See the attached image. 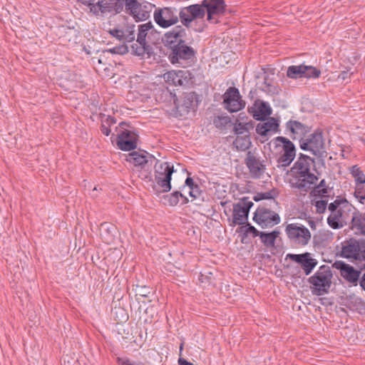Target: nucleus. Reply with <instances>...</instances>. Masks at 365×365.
<instances>
[{"instance_id": "f257e3e1", "label": "nucleus", "mask_w": 365, "mask_h": 365, "mask_svg": "<svg viewBox=\"0 0 365 365\" xmlns=\"http://www.w3.org/2000/svg\"><path fill=\"white\" fill-rule=\"evenodd\" d=\"M332 277V272L329 267H321L309 279L313 293L319 296L327 293L331 284Z\"/></svg>"}, {"instance_id": "f03ea898", "label": "nucleus", "mask_w": 365, "mask_h": 365, "mask_svg": "<svg viewBox=\"0 0 365 365\" xmlns=\"http://www.w3.org/2000/svg\"><path fill=\"white\" fill-rule=\"evenodd\" d=\"M174 172L173 166L167 162L156 161L155 165V180L160 192H168L171 189V175Z\"/></svg>"}, {"instance_id": "7ed1b4c3", "label": "nucleus", "mask_w": 365, "mask_h": 365, "mask_svg": "<svg viewBox=\"0 0 365 365\" xmlns=\"http://www.w3.org/2000/svg\"><path fill=\"white\" fill-rule=\"evenodd\" d=\"M285 232L291 242L300 246L307 245L312 237L309 229L299 223L288 224L285 227Z\"/></svg>"}, {"instance_id": "20e7f679", "label": "nucleus", "mask_w": 365, "mask_h": 365, "mask_svg": "<svg viewBox=\"0 0 365 365\" xmlns=\"http://www.w3.org/2000/svg\"><path fill=\"white\" fill-rule=\"evenodd\" d=\"M276 147L279 148L278 158V166L287 167L291 164L296 155V150L294 144L287 138L277 137L274 140Z\"/></svg>"}, {"instance_id": "39448f33", "label": "nucleus", "mask_w": 365, "mask_h": 365, "mask_svg": "<svg viewBox=\"0 0 365 365\" xmlns=\"http://www.w3.org/2000/svg\"><path fill=\"white\" fill-rule=\"evenodd\" d=\"M300 147L302 150L310 151L317 157H322L326 153L323 136L319 131H316L307 138L300 140Z\"/></svg>"}, {"instance_id": "423d86ee", "label": "nucleus", "mask_w": 365, "mask_h": 365, "mask_svg": "<svg viewBox=\"0 0 365 365\" xmlns=\"http://www.w3.org/2000/svg\"><path fill=\"white\" fill-rule=\"evenodd\" d=\"M253 220L262 228L273 227L280 222L278 214L264 207L256 210Z\"/></svg>"}, {"instance_id": "0eeeda50", "label": "nucleus", "mask_w": 365, "mask_h": 365, "mask_svg": "<svg viewBox=\"0 0 365 365\" xmlns=\"http://www.w3.org/2000/svg\"><path fill=\"white\" fill-rule=\"evenodd\" d=\"M339 256L349 259L350 262L360 259L361 257L360 242L354 238L343 242L339 251Z\"/></svg>"}, {"instance_id": "6e6552de", "label": "nucleus", "mask_w": 365, "mask_h": 365, "mask_svg": "<svg viewBox=\"0 0 365 365\" xmlns=\"http://www.w3.org/2000/svg\"><path fill=\"white\" fill-rule=\"evenodd\" d=\"M225 108L230 113L237 112L245 106L237 88H229L223 95Z\"/></svg>"}, {"instance_id": "1a4fd4ad", "label": "nucleus", "mask_w": 365, "mask_h": 365, "mask_svg": "<svg viewBox=\"0 0 365 365\" xmlns=\"http://www.w3.org/2000/svg\"><path fill=\"white\" fill-rule=\"evenodd\" d=\"M205 8L203 6V1L200 4H193L184 7L180 12L181 22L186 26L197 19H202L205 15Z\"/></svg>"}, {"instance_id": "9d476101", "label": "nucleus", "mask_w": 365, "mask_h": 365, "mask_svg": "<svg viewBox=\"0 0 365 365\" xmlns=\"http://www.w3.org/2000/svg\"><path fill=\"white\" fill-rule=\"evenodd\" d=\"M125 160L133 164L137 170L141 169L149 170L155 160V158L145 152L134 151L125 156Z\"/></svg>"}, {"instance_id": "9b49d317", "label": "nucleus", "mask_w": 365, "mask_h": 365, "mask_svg": "<svg viewBox=\"0 0 365 365\" xmlns=\"http://www.w3.org/2000/svg\"><path fill=\"white\" fill-rule=\"evenodd\" d=\"M320 71L315 67L301 64L298 66H290L287 71V77L293 79L301 78H318L320 76Z\"/></svg>"}, {"instance_id": "f8f14e48", "label": "nucleus", "mask_w": 365, "mask_h": 365, "mask_svg": "<svg viewBox=\"0 0 365 365\" xmlns=\"http://www.w3.org/2000/svg\"><path fill=\"white\" fill-rule=\"evenodd\" d=\"M154 20L160 27L166 29L178 22V16L170 8L157 9L154 12Z\"/></svg>"}, {"instance_id": "ddd939ff", "label": "nucleus", "mask_w": 365, "mask_h": 365, "mask_svg": "<svg viewBox=\"0 0 365 365\" xmlns=\"http://www.w3.org/2000/svg\"><path fill=\"white\" fill-rule=\"evenodd\" d=\"M195 55L193 48L187 46L184 41L170 49L168 57L173 64L181 63V61L192 58Z\"/></svg>"}, {"instance_id": "4468645a", "label": "nucleus", "mask_w": 365, "mask_h": 365, "mask_svg": "<svg viewBox=\"0 0 365 365\" xmlns=\"http://www.w3.org/2000/svg\"><path fill=\"white\" fill-rule=\"evenodd\" d=\"M333 267L339 271L340 275L349 283L356 285L361 275V271L343 261H336Z\"/></svg>"}, {"instance_id": "2eb2a0df", "label": "nucleus", "mask_w": 365, "mask_h": 365, "mask_svg": "<svg viewBox=\"0 0 365 365\" xmlns=\"http://www.w3.org/2000/svg\"><path fill=\"white\" fill-rule=\"evenodd\" d=\"M318 177L313 173L295 175L290 183L292 187L308 192L317 185Z\"/></svg>"}, {"instance_id": "dca6fc26", "label": "nucleus", "mask_w": 365, "mask_h": 365, "mask_svg": "<svg viewBox=\"0 0 365 365\" xmlns=\"http://www.w3.org/2000/svg\"><path fill=\"white\" fill-rule=\"evenodd\" d=\"M203 6L207 14V21L213 24L218 22L219 16L225 11L223 0H204Z\"/></svg>"}, {"instance_id": "f3484780", "label": "nucleus", "mask_w": 365, "mask_h": 365, "mask_svg": "<svg viewBox=\"0 0 365 365\" xmlns=\"http://www.w3.org/2000/svg\"><path fill=\"white\" fill-rule=\"evenodd\" d=\"M253 205L252 202L246 199L235 204L233 207V223L244 225L247 220L250 209Z\"/></svg>"}, {"instance_id": "a211bd4d", "label": "nucleus", "mask_w": 365, "mask_h": 365, "mask_svg": "<svg viewBox=\"0 0 365 365\" xmlns=\"http://www.w3.org/2000/svg\"><path fill=\"white\" fill-rule=\"evenodd\" d=\"M137 135L131 130H120L118 134L117 145L120 150H131L137 147Z\"/></svg>"}, {"instance_id": "6ab92c4d", "label": "nucleus", "mask_w": 365, "mask_h": 365, "mask_svg": "<svg viewBox=\"0 0 365 365\" xmlns=\"http://www.w3.org/2000/svg\"><path fill=\"white\" fill-rule=\"evenodd\" d=\"M162 77L167 83L173 86H185L191 78L190 72L187 71H170Z\"/></svg>"}, {"instance_id": "aec40b11", "label": "nucleus", "mask_w": 365, "mask_h": 365, "mask_svg": "<svg viewBox=\"0 0 365 365\" xmlns=\"http://www.w3.org/2000/svg\"><path fill=\"white\" fill-rule=\"evenodd\" d=\"M184 34L185 30L180 26H176L172 31L165 34L163 41L165 46L170 50L183 41L182 37Z\"/></svg>"}, {"instance_id": "412c9836", "label": "nucleus", "mask_w": 365, "mask_h": 365, "mask_svg": "<svg viewBox=\"0 0 365 365\" xmlns=\"http://www.w3.org/2000/svg\"><path fill=\"white\" fill-rule=\"evenodd\" d=\"M246 164L250 173L255 177H259L264 172V165L249 151L247 154Z\"/></svg>"}, {"instance_id": "4be33fe9", "label": "nucleus", "mask_w": 365, "mask_h": 365, "mask_svg": "<svg viewBox=\"0 0 365 365\" xmlns=\"http://www.w3.org/2000/svg\"><path fill=\"white\" fill-rule=\"evenodd\" d=\"M287 127L292 133V138L300 139V140H302L304 139L303 137L309 131L308 126L297 120L289 121Z\"/></svg>"}, {"instance_id": "5701e85b", "label": "nucleus", "mask_w": 365, "mask_h": 365, "mask_svg": "<svg viewBox=\"0 0 365 365\" xmlns=\"http://www.w3.org/2000/svg\"><path fill=\"white\" fill-rule=\"evenodd\" d=\"M314 163V160L307 155L301 154L297 161L295 163L293 169L296 175H302L310 173L311 165Z\"/></svg>"}, {"instance_id": "b1692460", "label": "nucleus", "mask_w": 365, "mask_h": 365, "mask_svg": "<svg viewBox=\"0 0 365 365\" xmlns=\"http://www.w3.org/2000/svg\"><path fill=\"white\" fill-rule=\"evenodd\" d=\"M154 6L150 3L143 1L139 4L136 12L132 16L136 21H145L149 18L150 13Z\"/></svg>"}, {"instance_id": "393cba45", "label": "nucleus", "mask_w": 365, "mask_h": 365, "mask_svg": "<svg viewBox=\"0 0 365 365\" xmlns=\"http://www.w3.org/2000/svg\"><path fill=\"white\" fill-rule=\"evenodd\" d=\"M278 123L274 118H269L266 122L260 123L257 125L256 131L261 136H267L269 133L277 130Z\"/></svg>"}, {"instance_id": "a878e982", "label": "nucleus", "mask_w": 365, "mask_h": 365, "mask_svg": "<svg viewBox=\"0 0 365 365\" xmlns=\"http://www.w3.org/2000/svg\"><path fill=\"white\" fill-rule=\"evenodd\" d=\"M252 109L255 110L253 115L257 120H263L272 113L269 106L267 103L260 101H255Z\"/></svg>"}, {"instance_id": "bb28decb", "label": "nucleus", "mask_w": 365, "mask_h": 365, "mask_svg": "<svg viewBox=\"0 0 365 365\" xmlns=\"http://www.w3.org/2000/svg\"><path fill=\"white\" fill-rule=\"evenodd\" d=\"M343 210H337L330 213L327 218L328 225L333 229H339L344 226Z\"/></svg>"}, {"instance_id": "cd10ccee", "label": "nucleus", "mask_w": 365, "mask_h": 365, "mask_svg": "<svg viewBox=\"0 0 365 365\" xmlns=\"http://www.w3.org/2000/svg\"><path fill=\"white\" fill-rule=\"evenodd\" d=\"M154 31L155 29L151 22L140 25L138 27V34L137 38L138 43H144V42H146V36L148 34H153Z\"/></svg>"}, {"instance_id": "c85d7f7f", "label": "nucleus", "mask_w": 365, "mask_h": 365, "mask_svg": "<svg viewBox=\"0 0 365 365\" xmlns=\"http://www.w3.org/2000/svg\"><path fill=\"white\" fill-rule=\"evenodd\" d=\"M352 229H356L362 234H365V214L354 212L351 219Z\"/></svg>"}, {"instance_id": "c756f323", "label": "nucleus", "mask_w": 365, "mask_h": 365, "mask_svg": "<svg viewBox=\"0 0 365 365\" xmlns=\"http://www.w3.org/2000/svg\"><path fill=\"white\" fill-rule=\"evenodd\" d=\"M279 232L274 230L271 232H260L259 237L262 242L267 247H274L276 239L279 237Z\"/></svg>"}, {"instance_id": "7c9ffc66", "label": "nucleus", "mask_w": 365, "mask_h": 365, "mask_svg": "<svg viewBox=\"0 0 365 365\" xmlns=\"http://www.w3.org/2000/svg\"><path fill=\"white\" fill-rule=\"evenodd\" d=\"M233 144L237 150L245 151L250 148L251 145L249 134H245L244 135H237V138Z\"/></svg>"}, {"instance_id": "2f4dec72", "label": "nucleus", "mask_w": 365, "mask_h": 365, "mask_svg": "<svg viewBox=\"0 0 365 365\" xmlns=\"http://www.w3.org/2000/svg\"><path fill=\"white\" fill-rule=\"evenodd\" d=\"M317 264V259L312 258L311 254L309 252V257L304 258L303 262L300 265L305 274L309 275Z\"/></svg>"}, {"instance_id": "473e14b6", "label": "nucleus", "mask_w": 365, "mask_h": 365, "mask_svg": "<svg viewBox=\"0 0 365 365\" xmlns=\"http://www.w3.org/2000/svg\"><path fill=\"white\" fill-rule=\"evenodd\" d=\"M84 5L88 7V9L91 13L94 14L95 16L103 15V9L101 6V0L98 1L97 4L92 3L90 0H84L82 2Z\"/></svg>"}, {"instance_id": "72a5a7b5", "label": "nucleus", "mask_w": 365, "mask_h": 365, "mask_svg": "<svg viewBox=\"0 0 365 365\" xmlns=\"http://www.w3.org/2000/svg\"><path fill=\"white\" fill-rule=\"evenodd\" d=\"M185 192H188L191 198V201L196 200V205H200L203 201L202 193L200 192L198 186L191 187L190 189L186 190Z\"/></svg>"}, {"instance_id": "f704fd0d", "label": "nucleus", "mask_w": 365, "mask_h": 365, "mask_svg": "<svg viewBox=\"0 0 365 365\" xmlns=\"http://www.w3.org/2000/svg\"><path fill=\"white\" fill-rule=\"evenodd\" d=\"M133 291H134L136 297L145 298L149 297L151 294V288L145 285H133Z\"/></svg>"}, {"instance_id": "c9c22d12", "label": "nucleus", "mask_w": 365, "mask_h": 365, "mask_svg": "<svg viewBox=\"0 0 365 365\" xmlns=\"http://www.w3.org/2000/svg\"><path fill=\"white\" fill-rule=\"evenodd\" d=\"M351 173L356 184L365 183V175L357 165H354L351 168Z\"/></svg>"}, {"instance_id": "e433bc0d", "label": "nucleus", "mask_w": 365, "mask_h": 365, "mask_svg": "<svg viewBox=\"0 0 365 365\" xmlns=\"http://www.w3.org/2000/svg\"><path fill=\"white\" fill-rule=\"evenodd\" d=\"M185 197V202L188 201L187 197L184 196V194L180 192L176 191L170 195H168L165 197V200L168 201V203L171 206L176 205L179 202V197Z\"/></svg>"}, {"instance_id": "4c0bfd02", "label": "nucleus", "mask_w": 365, "mask_h": 365, "mask_svg": "<svg viewBox=\"0 0 365 365\" xmlns=\"http://www.w3.org/2000/svg\"><path fill=\"white\" fill-rule=\"evenodd\" d=\"M140 4L137 0H125L126 13L132 16L136 12Z\"/></svg>"}, {"instance_id": "58836bf2", "label": "nucleus", "mask_w": 365, "mask_h": 365, "mask_svg": "<svg viewBox=\"0 0 365 365\" xmlns=\"http://www.w3.org/2000/svg\"><path fill=\"white\" fill-rule=\"evenodd\" d=\"M132 49L136 55L143 56L145 53H148L149 46L147 45L146 42H144V43H138L137 41L132 45Z\"/></svg>"}, {"instance_id": "ea45409f", "label": "nucleus", "mask_w": 365, "mask_h": 365, "mask_svg": "<svg viewBox=\"0 0 365 365\" xmlns=\"http://www.w3.org/2000/svg\"><path fill=\"white\" fill-rule=\"evenodd\" d=\"M112 0H101V6L103 9V15L108 14L115 15Z\"/></svg>"}, {"instance_id": "a19ab883", "label": "nucleus", "mask_w": 365, "mask_h": 365, "mask_svg": "<svg viewBox=\"0 0 365 365\" xmlns=\"http://www.w3.org/2000/svg\"><path fill=\"white\" fill-rule=\"evenodd\" d=\"M326 183L324 180H322L318 185L314 186L312 191L314 195L324 196L327 193V190L325 187Z\"/></svg>"}, {"instance_id": "79ce46f5", "label": "nucleus", "mask_w": 365, "mask_h": 365, "mask_svg": "<svg viewBox=\"0 0 365 365\" xmlns=\"http://www.w3.org/2000/svg\"><path fill=\"white\" fill-rule=\"evenodd\" d=\"M312 204L315 206L317 212L322 214L326 211L327 207V200L323 199L319 200H312Z\"/></svg>"}, {"instance_id": "37998d69", "label": "nucleus", "mask_w": 365, "mask_h": 365, "mask_svg": "<svg viewBox=\"0 0 365 365\" xmlns=\"http://www.w3.org/2000/svg\"><path fill=\"white\" fill-rule=\"evenodd\" d=\"M249 125L244 123H237L235 125V131L237 135L249 134Z\"/></svg>"}, {"instance_id": "c03bdc74", "label": "nucleus", "mask_w": 365, "mask_h": 365, "mask_svg": "<svg viewBox=\"0 0 365 365\" xmlns=\"http://www.w3.org/2000/svg\"><path fill=\"white\" fill-rule=\"evenodd\" d=\"M307 257H309V252H305L301 255L287 254L286 256V259H289L290 260L301 264L303 262L304 258Z\"/></svg>"}, {"instance_id": "a18cd8bd", "label": "nucleus", "mask_w": 365, "mask_h": 365, "mask_svg": "<svg viewBox=\"0 0 365 365\" xmlns=\"http://www.w3.org/2000/svg\"><path fill=\"white\" fill-rule=\"evenodd\" d=\"M196 98L194 93H190L184 96L183 106L189 109L193 106V101Z\"/></svg>"}, {"instance_id": "49530a36", "label": "nucleus", "mask_w": 365, "mask_h": 365, "mask_svg": "<svg viewBox=\"0 0 365 365\" xmlns=\"http://www.w3.org/2000/svg\"><path fill=\"white\" fill-rule=\"evenodd\" d=\"M114 9V14H117L123 10L125 6V0H112Z\"/></svg>"}, {"instance_id": "de8ad7c7", "label": "nucleus", "mask_w": 365, "mask_h": 365, "mask_svg": "<svg viewBox=\"0 0 365 365\" xmlns=\"http://www.w3.org/2000/svg\"><path fill=\"white\" fill-rule=\"evenodd\" d=\"M354 195L360 203L365 204V192L361 187H357Z\"/></svg>"}, {"instance_id": "09e8293b", "label": "nucleus", "mask_w": 365, "mask_h": 365, "mask_svg": "<svg viewBox=\"0 0 365 365\" xmlns=\"http://www.w3.org/2000/svg\"><path fill=\"white\" fill-rule=\"evenodd\" d=\"M344 203L341 201L336 200L334 202H331L329 205L328 209L331 212V213L334 212V211H337V210H342L341 205Z\"/></svg>"}, {"instance_id": "8fccbe9b", "label": "nucleus", "mask_w": 365, "mask_h": 365, "mask_svg": "<svg viewBox=\"0 0 365 365\" xmlns=\"http://www.w3.org/2000/svg\"><path fill=\"white\" fill-rule=\"evenodd\" d=\"M351 73L349 71H342L338 76V80L344 82L348 81L351 77Z\"/></svg>"}, {"instance_id": "3c124183", "label": "nucleus", "mask_w": 365, "mask_h": 365, "mask_svg": "<svg viewBox=\"0 0 365 365\" xmlns=\"http://www.w3.org/2000/svg\"><path fill=\"white\" fill-rule=\"evenodd\" d=\"M110 34L119 40H122L124 38V33L122 30H119V29L110 30Z\"/></svg>"}, {"instance_id": "603ef678", "label": "nucleus", "mask_w": 365, "mask_h": 365, "mask_svg": "<svg viewBox=\"0 0 365 365\" xmlns=\"http://www.w3.org/2000/svg\"><path fill=\"white\" fill-rule=\"evenodd\" d=\"M197 185L194 184L193 180L191 178H187L185 180V186L183 187V191L185 192L186 190L190 189L191 187H195Z\"/></svg>"}, {"instance_id": "864d4df0", "label": "nucleus", "mask_w": 365, "mask_h": 365, "mask_svg": "<svg viewBox=\"0 0 365 365\" xmlns=\"http://www.w3.org/2000/svg\"><path fill=\"white\" fill-rule=\"evenodd\" d=\"M247 232L252 233L254 237H257V236L259 237L261 232L258 231L255 227L249 225Z\"/></svg>"}, {"instance_id": "5fc2aeb1", "label": "nucleus", "mask_w": 365, "mask_h": 365, "mask_svg": "<svg viewBox=\"0 0 365 365\" xmlns=\"http://www.w3.org/2000/svg\"><path fill=\"white\" fill-rule=\"evenodd\" d=\"M118 361L120 365H133L127 359L118 358Z\"/></svg>"}, {"instance_id": "6e6d98bb", "label": "nucleus", "mask_w": 365, "mask_h": 365, "mask_svg": "<svg viewBox=\"0 0 365 365\" xmlns=\"http://www.w3.org/2000/svg\"><path fill=\"white\" fill-rule=\"evenodd\" d=\"M101 131L105 135L108 136L110 135V129L106 126L105 125H102Z\"/></svg>"}, {"instance_id": "4d7b16f0", "label": "nucleus", "mask_w": 365, "mask_h": 365, "mask_svg": "<svg viewBox=\"0 0 365 365\" xmlns=\"http://www.w3.org/2000/svg\"><path fill=\"white\" fill-rule=\"evenodd\" d=\"M179 365H194L192 363L187 361L183 358L180 357L178 359Z\"/></svg>"}, {"instance_id": "13d9d810", "label": "nucleus", "mask_w": 365, "mask_h": 365, "mask_svg": "<svg viewBox=\"0 0 365 365\" xmlns=\"http://www.w3.org/2000/svg\"><path fill=\"white\" fill-rule=\"evenodd\" d=\"M360 285L362 287V289L365 291V273L363 274L361 279Z\"/></svg>"}, {"instance_id": "bf43d9fd", "label": "nucleus", "mask_w": 365, "mask_h": 365, "mask_svg": "<svg viewBox=\"0 0 365 365\" xmlns=\"http://www.w3.org/2000/svg\"><path fill=\"white\" fill-rule=\"evenodd\" d=\"M272 198L269 193L265 192L261 194V199H271Z\"/></svg>"}, {"instance_id": "052dcab7", "label": "nucleus", "mask_w": 365, "mask_h": 365, "mask_svg": "<svg viewBox=\"0 0 365 365\" xmlns=\"http://www.w3.org/2000/svg\"><path fill=\"white\" fill-rule=\"evenodd\" d=\"M204 278H206L207 279L208 282H210V279H211V276H204V274H201L200 276V280L201 281V282H205V280H204Z\"/></svg>"}, {"instance_id": "680f3d73", "label": "nucleus", "mask_w": 365, "mask_h": 365, "mask_svg": "<svg viewBox=\"0 0 365 365\" xmlns=\"http://www.w3.org/2000/svg\"><path fill=\"white\" fill-rule=\"evenodd\" d=\"M98 191V188L97 187H94L93 190H92V192H91V196L92 197H96L98 196L96 192Z\"/></svg>"}, {"instance_id": "e2e57ef3", "label": "nucleus", "mask_w": 365, "mask_h": 365, "mask_svg": "<svg viewBox=\"0 0 365 365\" xmlns=\"http://www.w3.org/2000/svg\"><path fill=\"white\" fill-rule=\"evenodd\" d=\"M183 346H184V343H183V342H182V343L180 344V355H181V354H182V350H183Z\"/></svg>"}, {"instance_id": "0e129e2a", "label": "nucleus", "mask_w": 365, "mask_h": 365, "mask_svg": "<svg viewBox=\"0 0 365 365\" xmlns=\"http://www.w3.org/2000/svg\"><path fill=\"white\" fill-rule=\"evenodd\" d=\"M127 318H128V317L126 316V314H125V316L123 317V320H126V319H127Z\"/></svg>"}, {"instance_id": "69168bd1", "label": "nucleus", "mask_w": 365, "mask_h": 365, "mask_svg": "<svg viewBox=\"0 0 365 365\" xmlns=\"http://www.w3.org/2000/svg\"><path fill=\"white\" fill-rule=\"evenodd\" d=\"M97 61H98V63H102V61H101V59H98Z\"/></svg>"}, {"instance_id": "338daca9", "label": "nucleus", "mask_w": 365, "mask_h": 365, "mask_svg": "<svg viewBox=\"0 0 365 365\" xmlns=\"http://www.w3.org/2000/svg\"><path fill=\"white\" fill-rule=\"evenodd\" d=\"M107 226V225L104 224V225H102V227L103 228H106V227Z\"/></svg>"}, {"instance_id": "774afa93", "label": "nucleus", "mask_w": 365, "mask_h": 365, "mask_svg": "<svg viewBox=\"0 0 365 365\" xmlns=\"http://www.w3.org/2000/svg\"><path fill=\"white\" fill-rule=\"evenodd\" d=\"M312 225L311 226L313 227V225H314V222H312Z\"/></svg>"}]
</instances>
